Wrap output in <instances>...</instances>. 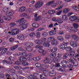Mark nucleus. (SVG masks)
I'll return each mask as SVG.
<instances>
[{
    "label": "nucleus",
    "mask_w": 79,
    "mask_h": 79,
    "mask_svg": "<svg viewBox=\"0 0 79 79\" xmlns=\"http://www.w3.org/2000/svg\"><path fill=\"white\" fill-rule=\"evenodd\" d=\"M8 72L9 74H11L12 77L14 79H18V77L17 76L16 71L15 69H9L8 70Z\"/></svg>",
    "instance_id": "1"
},
{
    "label": "nucleus",
    "mask_w": 79,
    "mask_h": 79,
    "mask_svg": "<svg viewBox=\"0 0 79 79\" xmlns=\"http://www.w3.org/2000/svg\"><path fill=\"white\" fill-rule=\"evenodd\" d=\"M68 63V61L63 60L61 62L60 64H61L62 66L64 67H61V68H57L58 71H61V73L63 72L64 71V68L66 66V65L67 64V63Z\"/></svg>",
    "instance_id": "2"
},
{
    "label": "nucleus",
    "mask_w": 79,
    "mask_h": 79,
    "mask_svg": "<svg viewBox=\"0 0 79 79\" xmlns=\"http://www.w3.org/2000/svg\"><path fill=\"white\" fill-rule=\"evenodd\" d=\"M65 49L67 51L70 52L69 54V56L70 57H73L75 55V52L73 51H72V48L71 47L66 46Z\"/></svg>",
    "instance_id": "3"
},
{
    "label": "nucleus",
    "mask_w": 79,
    "mask_h": 79,
    "mask_svg": "<svg viewBox=\"0 0 79 79\" xmlns=\"http://www.w3.org/2000/svg\"><path fill=\"white\" fill-rule=\"evenodd\" d=\"M14 14V13L12 11L9 12V13L6 14V16L8 17H6L5 16H4L3 18L4 19L5 21H10L11 19V17L10 16L13 15Z\"/></svg>",
    "instance_id": "4"
},
{
    "label": "nucleus",
    "mask_w": 79,
    "mask_h": 79,
    "mask_svg": "<svg viewBox=\"0 0 79 79\" xmlns=\"http://www.w3.org/2000/svg\"><path fill=\"white\" fill-rule=\"evenodd\" d=\"M19 32V29L18 28H15L13 29L11 31V35H15Z\"/></svg>",
    "instance_id": "5"
},
{
    "label": "nucleus",
    "mask_w": 79,
    "mask_h": 79,
    "mask_svg": "<svg viewBox=\"0 0 79 79\" xmlns=\"http://www.w3.org/2000/svg\"><path fill=\"white\" fill-rule=\"evenodd\" d=\"M42 5H43V2H42V1H39L36 3L35 7L36 8H40Z\"/></svg>",
    "instance_id": "6"
},
{
    "label": "nucleus",
    "mask_w": 79,
    "mask_h": 79,
    "mask_svg": "<svg viewBox=\"0 0 79 79\" xmlns=\"http://www.w3.org/2000/svg\"><path fill=\"white\" fill-rule=\"evenodd\" d=\"M50 5L52 7H55V6H56V3H55V1H52L47 4V5L48 6Z\"/></svg>",
    "instance_id": "7"
},
{
    "label": "nucleus",
    "mask_w": 79,
    "mask_h": 79,
    "mask_svg": "<svg viewBox=\"0 0 79 79\" xmlns=\"http://www.w3.org/2000/svg\"><path fill=\"white\" fill-rule=\"evenodd\" d=\"M67 45H68V43H65L64 42L62 44L60 45L59 46V48L60 49L64 50V49L66 48V47Z\"/></svg>",
    "instance_id": "8"
},
{
    "label": "nucleus",
    "mask_w": 79,
    "mask_h": 79,
    "mask_svg": "<svg viewBox=\"0 0 79 79\" xmlns=\"http://www.w3.org/2000/svg\"><path fill=\"white\" fill-rule=\"evenodd\" d=\"M74 28L73 29V28H72V31L75 32H76L77 31V27L79 26L78 24L76 23H74L73 24Z\"/></svg>",
    "instance_id": "9"
},
{
    "label": "nucleus",
    "mask_w": 79,
    "mask_h": 79,
    "mask_svg": "<svg viewBox=\"0 0 79 79\" xmlns=\"http://www.w3.org/2000/svg\"><path fill=\"white\" fill-rule=\"evenodd\" d=\"M25 45V47H31L32 46H33V44L32 43L28 42L26 43Z\"/></svg>",
    "instance_id": "10"
},
{
    "label": "nucleus",
    "mask_w": 79,
    "mask_h": 79,
    "mask_svg": "<svg viewBox=\"0 0 79 79\" xmlns=\"http://www.w3.org/2000/svg\"><path fill=\"white\" fill-rule=\"evenodd\" d=\"M27 26H28V23H26L24 24L23 26L20 27V30H21L22 31L24 30V29H26V28H27Z\"/></svg>",
    "instance_id": "11"
},
{
    "label": "nucleus",
    "mask_w": 79,
    "mask_h": 79,
    "mask_svg": "<svg viewBox=\"0 0 79 79\" xmlns=\"http://www.w3.org/2000/svg\"><path fill=\"white\" fill-rule=\"evenodd\" d=\"M70 45L71 46H72L73 47H77V45L76 44V42L73 41H71V42Z\"/></svg>",
    "instance_id": "12"
},
{
    "label": "nucleus",
    "mask_w": 79,
    "mask_h": 79,
    "mask_svg": "<svg viewBox=\"0 0 79 79\" xmlns=\"http://www.w3.org/2000/svg\"><path fill=\"white\" fill-rule=\"evenodd\" d=\"M19 60L21 62H25L26 61L27 59L26 57H21L19 58Z\"/></svg>",
    "instance_id": "13"
},
{
    "label": "nucleus",
    "mask_w": 79,
    "mask_h": 79,
    "mask_svg": "<svg viewBox=\"0 0 79 79\" xmlns=\"http://www.w3.org/2000/svg\"><path fill=\"white\" fill-rule=\"evenodd\" d=\"M35 43L37 45H41L42 44V41L37 39L35 41Z\"/></svg>",
    "instance_id": "14"
},
{
    "label": "nucleus",
    "mask_w": 79,
    "mask_h": 79,
    "mask_svg": "<svg viewBox=\"0 0 79 79\" xmlns=\"http://www.w3.org/2000/svg\"><path fill=\"white\" fill-rule=\"evenodd\" d=\"M49 74L50 76H55V75H56V73H55V70L51 71Z\"/></svg>",
    "instance_id": "15"
},
{
    "label": "nucleus",
    "mask_w": 79,
    "mask_h": 79,
    "mask_svg": "<svg viewBox=\"0 0 79 79\" xmlns=\"http://www.w3.org/2000/svg\"><path fill=\"white\" fill-rule=\"evenodd\" d=\"M2 50V51L1 52V53L2 54H4V53H5L6 52H7V50H8V48H4V47H3Z\"/></svg>",
    "instance_id": "16"
},
{
    "label": "nucleus",
    "mask_w": 79,
    "mask_h": 79,
    "mask_svg": "<svg viewBox=\"0 0 79 79\" xmlns=\"http://www.w3.org/2000/svg\"><path fill=\"white\" fill-rule=\"evenodd\" d=\"M32 26L33 27H35V28H37L39 26V25L36 22H34L32 23Z\"/></svg>",
    "instance_id": "17"
},
{
    "label": "nucleus",
    "mask_w": 79,
    "mask_h": 79,
    "mask_svg": "<svg viewBox=\"0 0 79 79\" xmlns=\"http://www.w3.org/2000/svg\"><path fill=\"white\" fill-rule=\"evenodd\" d=\"M18 45L16 44L14 46L11 47L10 48V50L11 51H13L14 50H15L16 49V48H18Z\"/></svg>",
    "instance_id": "18"
},
{
    "label": "nucleus",
    "mask_w": 79,
    "mask_h": 79,
    "mask_svg": "<svg viewBox=\"0 0 79 79\" xmlns=\"http://www.w3.org/2000/svg\"><path fill=\"white\" fill-rule=\"evenodd\" d=\"M76 17L75 15L72 16L70 17L69 19V20L71 21H75V18Z\"/></svg>",
    "instance_id": "19"
},
{
    "label": "nucleus",
    "mask_w": 79,
    "mask_h": 79,
    "mask_svg": "<svg viewBox=\"0 0 79 79\" xmlns=\"http://www.w3.org/2000/svg\"><path fill=\"white\" fill-rule=\"evenodd\" d=\"M26 7L23 6L19 9V10L20 12L23 13V12H24L26 10Z\"/></svg>",
    "instance_id": "20"
},
{
    "label": "nucleus",
    "mask_w": 79,
    "mask_h": 79,
    "mask_svg": "<svg viewBox=\"0 0 79 79\" xmlns=\"http://www.w3.org/2000/svg\"><path fill=\"white\" fill-rule=\"evenodd\" d=\"M50 61V60L49 59V58L46 57L45 58V60H44V63H48Z\"/></svg>",
    "instance_id": "21"
},
{
    "label": "nucleus",
    "mask_w": 79,
    "mask_h": 79,
    "mask_svg": "<svg viewBox=\"0 0 79 79\" xmlns=\"http://www.w3.org/2000/svg\"><path fill=\"white\" fill-rule=\"evenodd\" d=\"M50 56L51 58H54L56 57V53L55 52L52 53L50 55Z\"/></svg>",
    "instance_id": "22"
},
{
    "label": "nucleus",
    "mask_w": 79,
    "mask_h": 79,
    "mask_svg": "<svg viewBox=\"0 0 79 79\" xmlns=\"http://www.w3.org/2000/svg\"><path fill=\"white\" fill-rule=\"evenodd\" d=\"M61 59V56H57L56 58V60L54 61L55 63H58Z\"/></svg>",
    "instance_id": "23"
},
{
    "label": "nucleus",
    "mask_w": 79,
    "mask_h": 79,
    "mask_svg": "<svg viewBox=\"0 0 79 79\" xmlns=\"http://www.w3.org/2000/svg\"><path fill=\"white\" fill-rule=\"evenodd\" d=\"M55 13V10H50L48 12V14H50V15H53V14H54Z\"/></svg>",
    "instance_id": "24"
},
{
    "label": "nucleus",
    "mask_w": 79,
    "mask_h": 79,
    "mask_svg": "<svg viewBox=\"0 0 79 79\" xmlns=\"http://www.w3.org/2000/svg\"><path fill=\"white\" fill-rule=\"evenodd\" d=\"M72 37L73 38V39H75V40L76 41H77L79 40V37L77 35H73Z\"/></svg>",
    "instance_id": "25"
},
{
    "label": "nucleus",
    "mask_w": 79,
    "mask_h": 79,
    "mask_svg": "<svg viewBox=\"0 0 79 79\" xmlns=\"http://www.w3.org/2000/svg\"><path fill=\"white\" fill-rule=\"evenodd\" d=\"M57 39L60 41H63V40H64V38L61 36H59L57 37Z\"/></svg>",
    "instance_id": "26"
},
{
    "label": "nucleus",
    "mask_w": 79,
    "mask_h": 79,
    "mask_svg": "<svg viewBox=\"0 0 79 79\" xmlns=\"http://www.w3.org/2000/svg\"><path fill=\"white\" fill-rule=\"evenodd\" d=\"M71 36L70 35H69V34H66L65 35V39H71Z\"/></svg>",
    "instance_id": "27"
},
{
    "label": "nucleus",
    "mask_w": 79,
    "mask_h": 79,
    "mask_svg": "<svg viewBox=\"0 0 79 79\" xmlns=\"http://www.w3.org/2000/svg\"><path fill=\"white\" fill-rule=\"evenodd\" d=\"M42 36L44 37H47L48 36V33L47 32H44L42 34Z\"/></svg>",
    "instance_id": "28"
},
{
    "label": "nucleus",
    "mask_w": 79,
    "mask_h": 79,
    "mask_svg": "<svg viewBox=\"0 0 79 79\" xmlns=\"http://www.w3.org/2000/svg\"><path fill=\"white\" fill-rule=\"evenodd\" d=\"M33 60L35 61H39L40 60V57H34L33 58Z\"/></svg>",
    "instance_id": "29"
},
{
    "label": "nucleus",
    "mask_w": 79,
    "mask_h": 79,
    "mask_svg": "<svg viewBox=\"0 0 79 79\" xmlns=\"http://www.w3.org/2000/svg\"><path fill=\"white\" fill-rule=\"evenodd\" d=\"M52 42L53 45H57L58 44V43H57V41L56 40H55V39L54 38Z\"/></svg>",
    "instance_id": "30"
},
{
    "label": "nucleus",
    "mask_w": 79,
    "mask_h": 79,
    "mask_svg": "<svg viewBox=\"0 0 79 79\" xmlns=\"http://www.w3.org/2000/svg\"><path fill=\"white\" fill-rule=\"evenodd\" d=\"M69 11V9L68 8H65L63 10V13H64V14H66V13H67Z\"/></svg>",
    "instance_id": "31"
},
{
    "label": "nucleus",
    "mask_w": 79,
    "mask_h": 79,
    "mask_svg": "<svg viewBox=\"0 0 79 79\" xmlns=\"http://www.w3.org/2000/svg\"><path fill=\"white\" fill-rule=\"evenodd\" d=\"M56 34V31L55 30H53L50 31L49 33V34L51 35H53Z\"/></svg>",
    "instance_id": "32"
},
{
    "label": "nucleus",
    "mask_w": 79,
    "mask_h": 79,
    "mask_svg": "<svg viewBox=\"0 0 79 79\" xmlns=\"http://www.w3.org/2000/svg\"><path fill=\"white\" fill-rule=\"evenodd\" d=\"M40 78L41 79H45L47 78V76L45 74L40 75Z\"/></svg>",
    "instance_id": "33"
},
{
    "label": "nucleus",
    "mask_w": 79,
    "mask_h": 79,
    "mask_svg": "<svg viewBox=\"0 0 79 79\" xmlns=\"http://www.w3.org/2000/svg\"><path fill=\"white\" fill-rule=\"evenodd\" d=\"M8 9H9V8L8 7H4L3 10V12L4 13H7L8 11Z\"/></svg>",
    "instance_id": "34"
},
{
    "label": "nucleus",
    "mask_w": 79,
    "mask_h": 79,
    "mask_svg": "<svg viewBox=\"0 0 79 79\" xmlns=\"http://www.w3.org/2000/svg\"><path fill=\"white\" fill-rule=\"evenodd\" d=\"M62 19L63 21H67L68 20V18L67 17V16L64 15L62 16Z\"/></svg>",
    "instance_id": "35"
},
{
    "label": "nucleus",
    "mask_w": 79,
    "mask_h": 79,
    "mask_svg": "<svg viewBox=\"0 0 79 79\" xmlns=\"http://www.w3.org/2000/svg\"><path fill=\"white\" fill-rule=\"evenodd\" d=\"M68 55L69 54H68L67 53L65 54L63 56V59L64 60H66L68 58Z\"/></svg>",
    "instance_id": "36"
},
{
    "label": "nucleus",
    "mask_w": 79,
    "mask_h": 79,
    "mask_svg": "<svg viewBox=\"0 0 79 79\" xmlns=\"http://www.w3.org/2000/svg\"><path fill=\"white\" fill-rule=\"evenodd\" d=\"M54 39V38H53V37H49L48 39V42H52Z\"/></svg>",
    "instance_id": "37"
},
{
    "label": "nucleus",
    "mask_w": 79,
    "mask_h": 79,
    "mask_svg": "<svg viewBox=\"0 0 79 79\" xmlns=\"http://www.w3.org/2000/svg\"><path fill=\"white\" fill-rule=\"evenodd\" d=\"M43 45L44 46V47H48L50 46V44L48 42L44 43L43 44Z\"/></svg>",
    "instance_id": "38"
},
{
    "label": "nucleus",
    "mask_w": 79,
    "mask_h": 79,
    "mask_svg": "<svg viewBox=\"0 0 79 79\" xmlns=\"http://www.w3.org/2000/svg\"><path fill=\"white\" fill-rule=\"evenodd\" d=\"M57 21L58 23L60 24H61V23H63V20L60 18H58L57 19Z\"/></svg>",
    "instance_id": "39"
},
{
    "label": "nucleus",
    "mask_w": 79,
    "mask_h": 79,
    "mask_svg": "<svg viewBox=\"0 0 79 79\" xmlns=\"http://www.w3.org/2000/svg\"><path fill=\"white\" fill-rule=\"evenodd\" d=\"M27 50L28 52H32V47H27Z\"/></svg>",
    "instance_id": "40"
},
{
    "label": "nucleus",
    "mask_w": 79,
    "mask_h": 79,
    "mask_svg": "<svg viewBox=\"0 0 79 79\" xmlns=\"http://www.w3.org/2000/svg\"><path fill=\"white\" fill-rule=\"evenodd\" d=\"M26 22V20H24L22 22H21L19 24V26H22V25H23V24H24V23H25Z\"/></svg>",
    "instance_id": "41"
},
{
    "label": "nucleus",
    "mask_w": 79,
    "mask_h": 79,
    "mask_svg": "<svg viewBox=\"0 0 79 79\" xmlns=\"http://www.w3.org/2000/svg\"><path fill=\"white\" fill-rule=\"evenodd\" d=\"M22 64L24 66H26L29 65V63L27 62H23L22 63Z\"/></svg>",
    "instance_id": "42"
},
{
    "label": "nucleus",
    "mask_w": 79,
    "mask_h": 79,
    "mask_svg": "<svg viewBox=\"0 0 79 79\" xmlns=\"http://www.w3.org/2000/svg\"><path fill=\"white\" fill-rule=\"evenodd\" d=\"M4 22V21L2 19V15H0V24L3 23Z\"/></svg>",
    "instance_id": "43"
},
{
    "label": "nucleus",
    "mask_w": 79,
    "mask_h": 79,
    "mask_svg": "<svg viewBox=\"0 0 79 79\" xmlns=\"http://www.w3.org/2000/svg\"><path fill=\"white\" fill-rule=\"evenodd\" d=\"M75 21L76 23H78V22H79V17H77L75 16Z\"/></svg>",
    "instance_id": "44"
},
{
    "label": "nucleus",
    "mask_w": 79,
    "mask_h": 79,
    "mask_svg": "<svg viewBox=\"0 0 79 79\" xmlns=\"http://www.w3.org/2000/svg\"><path fill=\"white\" fill-rule=\"evenodd\" d=\"M22 57L25 58L27 56V54L26 52H23L22 54Z\"/></svg>",
    "instance_id": "45"
},
{
    "label": "nucleus",
    "mask_w": 79,
    "mask_h": 79,
    "mask_svg": "<svg viewBox=\"0 0 79 79\" xmlns=\"http://www.w3.org/2000/svg\"><path fill=\"white\" fill-rule=\"evenodd\" d=\"M18 50L20 52H24L25 50L22 47H19L18 48Z\"/></svg>",
    "instance_id": "46"
},
{
    "label": "nucleus",
    "mask_w": 79,
    "mask_h": 79,
    "mask_svg": "<svg viewBox=\"0 0 79 79\" xmlns=\"http://www.w3.org/2000/svg\"><path fill=\"white\" fill-rule=\"evenodd\" d=\"M29 36L31 37H35V33H31L29 34Z\"/></svg>",
    "instance_id": "47"
},
{
    "label": "nucleus",
    "mask_w": 79,
    "mask_h": 79,
    "mask_svg": "<svg viewBox=\"0 0 79 79\" xmlns=\"http://www.w3.org/2000/svg\"><path fill=\"white\" fill-rule=\"evenodd\" d=\"M36 36L37 38H39L40 36V33L39 32H37L36 34Z\"/></svg>",
    "instance_id": "48"
},
{
    "label": "nucleus",
    "mask_w": 79,
    "mask_h": 79,
    "mask_svg": "<svg viewBox=\"0 0 79 79\" xmlns=\"http://www.w3.org/2000/svg\"><path fill=\"white\" fill-rule=\"evenodd\" d=\"M43 66L46 68H49V65L47 64H45L43 65Z\"/></svg>",
    "instance_id": "49"
},
{
    "label": "nucleus",
    "mask_w": 79,
    "mask_h": 79,
    "mask_svg": "<svg viewBox=\"0 0 79 79\" xmlns=\"http://www.w3.org/2000/svg\"><path fill=\"white\" fill-rule=\"evenodd\" d=\"M14 64L16 65H20V64H21V62L18 61H15Z\"/></svg>",
    "instance_id": "50"
},
{
    "label": "nucleus",
    "mask_w": 79,
    "mask_h": 79,
    "mask_svg": "<svg viewBox=\"0 0 79 79\" xmlns=\"http://www.w3.org/2000/svg\"><path fill=\"white\" fill-rule=\"evenodd\" d=\"M69 63L71 64H74V61H74V60H73L72 59H70L69 60Z\"/></svg>",
    "instance_id": "51"
},
{
    "label": "nucleus",
    "mask_w": 79,
    "mask_h": 79,
    "mask_svg": "<svg viewBox=\"0 0 79 79\" xmlns=\"http://www.w3.org/2000/svg\"><path fill=\"white\" fill-rule=\"evenodd\" d=\"M73 9H74V10H76L77 11H79V7H76V6H73Z\"/></svg>",
    "instance_id": "52"
},
{
    "label": "nucleus",
    "mask_w": 79,
    "mask_h": 79,
    "mask_svg": "<svg viewBox=\"0 0 79 79\" xmlns=\"http://www.w3.org/2000/svg\"><path fill=\"white\" fill-rule=\"evenodd\" d=\"M57 51V48L56 47H54L53 48L51 51L52 52H55Z\"/></svg>",
    "instance_id": "53"
},
{
    "label": "nucleus",
    "mask_w": 79,
    "mask_h": 79,
    "mask_svg": "<svg viewBox=\"0 0 79 79\" xmlns=\"http://www.w3.org/2000/svg\"><path fill=\"white\" fill-rule=\"evenodd\" d=\"M45 70H46V68H43V67H42L41 68H40L39 69V70L40 71H45Z\"/></svg>",
    "instance_id": "54"
},
{
    "label": "nucleus",
    "mask_w": 79,
    "mask_h": 79,
    "mask_svg": "<svg viewBox=\"0 0 79 79\" xmlns=\"http://www.w3.org/2000/svg\"><path fill=\"white\" fill-rule=\"evenodd\" d=\"M6 78H7V79H10L11 78V76H10V75L8 74H7L6 75Z\"/></svg>",
    "instance_id": "55"
},
{
    "label": "nucleus",
    "mask_w": 79,
    "mask_h": 79,
    "mask_svg": "<svg viewBox=\"0 0 79 79\" xmlns=\"http://www.w3.org/2000/svg\"><path fill=\"white\" fill-rule=\"evenodd\" d=\"M35 66L37 68H40V67H41V64H40V63H36L35 64Z\"/></svg>",
    "instance_id": "56"
},
{
    "label": "nucleus",
    "mask_w": 79,
    "mask_h": 79,
    "mask_svg": "<svg viewBox=\"0 0 79 79\" xmlns=\"http://www.w3.org/2000/svg\"><path fill=\"white\" fill-rule=\"evenodd\" d=\"M28 79H35V78L32 75L29 76V77H28Z\"/></svg>",
    "instance_id": "57"
},
{
    "label": "nucleus",
    "mask_w": 79,
    "mask_h": 79,
    "mask_svg": "<svg viewBox=\"0 0 79 79\" xmlns=\"http://www.w3.org/2000/svg\"><path fill=\"white\" fill-rule=\"evenodd\" d=\"M39 74H37V73H35L34 74V76L35 77H34V78L35 79H37V77H38Z\"/></svg>",
    "instance_id": "58"
},
{
    "label": "nucleus",
    "mask_w": 79,
    "mask_h": 79,
    "mask_svg": "<svg viewBox=\"0 0 79 79\" xmlns=\"http://www.w3.org/2000/svg\"><path fill=\"white\" fill-rule=\"evenodd\" d=\"M16 24L14 23H10V26L11 27H13L14 26H16Z\"/></svg>",
    "instance_id": "59"
},
{
    "label": "nucleus",
    "mask_w": 79,
    "mask_h": 79,
    "mask_svg": "<svg viewBox=\"0 0 79 79\" xmlns=\"http://www.w3.org/2000/svg\"><path fill=\"white\" fill-rule=\"evenodd\" d=\"M20 69H22L24 70V69L23 68V67L21 66L20 65L17 66V70H19Z\"/></svg>",
    "instance_id": "60"
},
{
    "label": "nucleus",
    "mask_w": 79,
    "mask_h": 79,
    "mask_svg": "<svg viewBox=\"0 0 79 79\" xmlns=\"http://www.w3.org/2000/svg\"><path fill=\"white\" fill-rule=\"evenodd\" d=\"M24 18H22L20 19H19V20H17V22L19 23V22H21V21H23V20H24Z\"/></svg>",
    "instance_id": "61"
},
{
    "label": "nucleus",
    "mask_w": 79,
    "mask_h": 79,
    "mask_svg": "<svg viewBox=\"0 0 79 79\" xmlns=\"http://www.w3.org/2000/svg\"><path fill=\"white\" fill-rule=\"evenodd\" d=\"M5 77V74L4 73H0V78H3Z\"/></svg>",
    "instance_id": "62"
},
{
    "label": "nucleus",
    "mask_w": 79,
    "mask_h": 79,
    "mask_svg": "<svg viewBox=\"0 0 79 79\" xmlns=\"http://www.w3.org/2000/svg\"><path fill=\"white\" fill-rule=\"evenodd\" d=\"M8 60L9 61H13V58L11 56L10 57L8 58Z\"/></svg>",
    "instance_id": "63"
},
{
    "label": "nucleus",
    "mask_w": 79,
    "mask_h": 79,
    "mask_svg": "<svg viewBox=\"0 0 79 79\" xmlns=\"http://www.w3.org/2000/svg\"><path fill=\"white\" fill-rule=\"evenodd\" d=\"M27 16V14L26 13H23L21 14V16L22 17H26Z\"/></svg>",
    "instance_id": "64"
}]
</instances>
